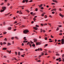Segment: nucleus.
Wrapping results in <instances>:
<instances>
[{"label":"nucleus","instance_id":"nucleus-59","mask_svg":"<svg viewBox=\"0 0 64 64\" xmlns=\"http://www.w3.org/2000/svg\"><path fill=\"white\" fill-rule=\"evenodd\" d=\"M31 44H34V42H31Z\"/></svg>","mask_w":64,"mask_h":64},{"label":"nucleus","instance_id":"nucleus-32","mask_svg":"<svg viewBox=\"0 0 64 64\" xmlns=\"http://www.w3.org/2000/svg\"><path fill=\"white\" fill-rule=\"evenodd\" d=\"M33 32H36V33H37V32H36V30H33Z\"/></svg>","mask_w":64,"mask_h":64},{"label":"nucleus","instance_id":"nucleus-30","mask_svg":"<svg viewBox=\"0 0 64 64\" xmlns=\"http://www.w3.org/2000/svg\"><path fill=\"white\" fill-rule=\"evenodd\" d=\"M0 45H3V43H2V42H0Z\"/></svg>","mask_w":64,"mask_h":64},{"label":"nucleus","instance_id":"nucleus-54","mask_svg":"<svg viewBox=\"0 0 64 64\" xmlns=\"http://www.w3.org/2000/svg\"><path fill=\"white\" fill-rule=\"evenodd\" d=\"M16 29H14V31H16Z\"/></svg>","mask_w":64,"mask_h":64},{"label":"nucleus","instance_id":"nucleus-39","mask_svg":"<svg viewBox=\"0 0 64 64\" xmlns=\"http://www.w3.org/2000/svg\"><path fill=\"white\" fill-rule=\"evenodd\" d=\"M6 44V43L5 42H4L3 43V44Z\"/></svg>","mask_w":64,"mask_h":64},{"label":"nucleus","instance_id":"nucleus-48","mask_svg":"<svg viewBox=\"0 0 64 64\" xmlns=\"http://www.w3.org/2000/svg\"><path fill=\"white\" fill-rule=\"evenodd\" d=\"M51 37L52 38H54V37L53 36H52V35H51Z\"/></svg>","mask_w":64,"mask_h":64},{"label":"nucleus","instance_id":"nucleus-63","mask_svg":"<svg viewBox=\"0 0 64 64\" xmlns=\"http://www.w3.org/2000/svg\"><path fill=\"white\" fill-rule=\"evenodd\" d=\"M26 37H24V39H26Z\"/></svg>","mask_w":64,"mask_h":64},{"label":"nucleus","instance_id":"nucleus-9","mask_svg":"<svg viewBox=\"0 0 64 64\" xmlns=\"http://www.w3.org/2000/svg\"><path fill=\"white\" fill-rule=\"evenodd\" d=\"M8 30H11V27H9L8 28Z\"/></svg>","mask_w":64,"mask_h":64},{"label":"nucleus","instance_id":"nucleus-60","mask_svg":"<svg viewBox=\"0 0 64 64\" xmlns=\"http://www.w3.org/2000/svg\"><path fill=\"white\" fill-rule=\"evenodd\" d=\"M38 50V49H36L35 50V51H37Z\"/></svg>","mask_w":64,"mask_h":64},{"label":"nucleus","instance_id":"nucleus-5","mask_svg":"<svg viewBox=\"0 0 64 64\" xmlns=\"http://www.w3.org/2000/svg\"><path fill=\"white\" fill-rule=\"evenodd\" d=\"M34 42H35L36 43L37 42V39L35 38V39H34Z\"/></svg>","mask_w":64,"mask_h":64},{"label":"nucleus","instance_id":"nucleus-50","mask_svg":"<svg viewBox=\"0 0 64 64\" xmlns=\"http://www.w3.org/2000/svg\"><path fill=\"white\" fill-rule=\"evenodd\" d=\"M40 10V11H41V12H43V10Z\"/></svg>","mask_w":64,"mask_h":64},{"label":"nucleus","instance_id":"nucleus-24","mask_svg":"<svg viewBox=\"0 0 64 64\" xmlns=\"http://www.w3.org/2000/svg\"><path fill=\"white\" fill-rule=\"evenodd\" d=\"M59 10L61 12V11H62V10H61V8H60L59 9Z\"/></svg>","mask_w":64,"mask_h":64},{"label":"nucleus","instance_id":"nucleus-3","mask_svg":"<svg viewBox=\"0 0 64 64\" xmlns=\"http://www.w3.org/2000/svg\"><path fill=\"white\" fill-rule=\"evenodd\" d=\"M41 43L39 42H37L36 43V45H41Z\"/></svg>","mask_w":64,"mask_h":64},{"label":"nucleus","instance_id":"nucleus-61","mask_svg":"<svg viewBox=\"0 0 64 64\" xmlns=\"http://www.w3.org/2000/svg\"><path fill=\"white\" fill-rule=\"evenodd\" d=\"M22 46H24V44L23 43H22Z\"/></svg>","mask_w":64,"mask_h":64},{"label":"nucleus","instance_id":"nucleus-11","mask_svg":"<svg viewBox=\"0 0 64 64\" xmlns=\"http://www.w3.org/2000/svg\"><path fill=\"white\" fill-rule=\"evenodd\" d=\"M6 49H7V48H2L3 50H6Z\"/></svg>","mask_w":64,"mask_h":64},{"label":"nucleus","instance_id":"nucleus-2","mask_svg":"<svg viewBox=\"0 0 64 64\" xmlns=\"http://www.w3.org/2000/svg\"><path fill=\"white\" fill-rule=\"evenodd\" d=\"M23 32L24 34H27V33H28L29 32V30H24Z\"/></svg>","mask_w":64,"mask_h":64},{"label":"nucleus","instance_id":"nucleus-64","mask_svg":"<svg viewBox=\"0 0 64 64\" xmlns=\"http://www.w3.org/2000/svg\"><path fill=\"white\" fill-rule=\"evenodd\" d=\"M10 9H12V6H11L10 7Z\"/></svg>","mask_w":64,"mask_h":64},{"label":"nucleus","instance_id":"nucleus-33","mask_svg":"<svg viewBox=\"0 0 64 64\" xmlns=\"http://www.w3.org/2000/svg\"><path fill=\"white\" fill-rule=\"evenodd\" d=\"M44 39L46 40H47V38H44Z\"/></svg>","mask_w":64,"mask_h":64},{"label":"nucleus","instance_id":"nucleus-27","mask_svg":"<svg viewBox=\"0 0 64 64\" xmlns=\"http://www.w3.org/2000/svg\"><path fill=\"white\" fill-rule=\"evenodd\" d=\"M17 22L16 21H15V22H14V24H16V23H17Z\"/></svg>","mask_w":64,"mask_h":64},{"label":"nucleus","instance_id":"nucleus-51","mask_svg":"<svg viewBox=\"0 0 64 64\" xmlns=\"http://www.w3.org/2000/svg\"><path fill=\"white\" fill-rule=\"evenodd\" d=\"M60 33H62V30H60Z\"/></svg>","mask_w":64,"mask_h":64},{"label":"nucleus","instance_id":"nucleus-28","mask_svg":"<svg viewBox=\"0 0 64 64\" xmlns=\"http://www.w3.org/2000/svg\"><path fill=\"white\" fill-rule=\"evenodd\" d=\"M18 55H20V52H18Z\"/></svg>","mask_w":64,"mask_h":64},{"label":"nucleus","instance_id":"nucleus-42","mask_svg":"<svg viewBox=\"0 0 64 64\" xmlns=\"http://www.w3.org/2000/svg\"><path fill=\"white\" fill-rule=\"evenodd\" d=\"M37 61L38 62H41V60H39L38 61Z\"/></svg>","mask_w":64,"mask_h":64},{"label":"nucleus","instance_id":"nucleus-16","mask_svg":"<svg viewBox=\"0 0 64 64\" xmlns=\"http://www.w3.org/2000/svg\"><path fill=\"white\" fill-rule=\"evenodd\" d=\"M26 11L27 12H28V13H29L30 12L29 11V10H26Z\"/></svg>","mask_w":64,"mask_h":64},{"label":"nucleus","instance_id":"nucleus-19","mask_svg":"<svg viewBox=\"0 0 64 64\" xmlns=\"http://www.w3.org/2000/svg\"><path fill=\"white\" fill-rule=\"evenodd\" d=\"M62 60L63 62H64V58H62Z\"/></svg>","mask_w":64,"mask_h":64},{"label":"nucleus","instance_id":"nucleus-46","mask_svg":"<svg viewBox=\"0 0 64 64\" xmlns=\"http://www.w3.org/2000/svg\"><path fill=\"white\" fill-rule=\"evenodd\" d=\"M14 37H12V40H13L14 39Z\"/></svg>","mask_w":64,"mask_h":64},{"label":"nucleus","instance_id":"nucleus-57","mask_svg":"<svg viewBox=\"0 0 64 64\" xmlns=\"http://www.w3.org/2000/svg\"><path fill=\"white\" fill-rule=\"evenodd\" d=\"M42 31H43V32H45V31L44 30H42Z\"/></svg>","mask_w":64,"mask_h":64},{"label":"nucleus","instance_id":"nucleus-10","mask_svg":"<svg viewBox=\"0 0 64 64\" xmlns=\"http://www.w3.org/2000/svg\"><path fill=\"white\" fill-rule=\"evenodd\" d=\"M43 5V4H41V5H38V6L40 7H42V6Z\"/></svg>","mask_w":64,"mask_h":64},{"label":"nucleus","instance_id":"nucleus-18","mask_svg":"<svg viewBox=\"0 0 64 64\" xmlns=\"http://www.w3.org/2000/svg\"><path fill=\"white\" fill-rule=\"evenodd\" d=\"M54 11H56V8H54L52 10V11H54Z\"/></svg>","mask_w":64,"mask_h":64},{"label":"nucleus","instance_id":"nucleus-23","mask_svg":"<svg viewBox=\"0 0 64 64\" xmlns=\"http://www.w3.org/2000/svg\"><path fill=\"white\" fill-rule=\"evenodd\" d=\"M26 3H27L28 2V0H25Z\"/></svg>","mask_w":64,"mask_h":64},{"label":"nucleus","instance_id":"nucleus-47","mask_svg":"<svg viewBox=\"0 0 64 64\" xmlns=\"http://www.w3.org/2000/svg\"><path fill=\"white\" fill-rule=\"evenodd\" d=\"M52 5H55V3H52Z\"/></svg>","mask_w":64,"mask_h":64},{"label":"nucleus","instance_id":"nucleus-7","mask_svg":"<svg viewBox=\"0 0 64 64\" xmlns=\"http://www.w3.org/2000/svg\"><path fill=\"white\" fill-rule=\"evenodd\" d=\"M52 1L54 2H56V3H57L58 2L56 0H52Z\"/></svg>","mask_w":64,"mask_h":64},{"label":"nucleus","instance_id":"nucleus-53","mask_svg":"<svg viewBox=\"0 0 64 64\" xmlns=\"http://www.w3.org/2000/svg\"><path fill=\"white\" fill-rule=\"evenodd\" d=\"M52 14H54V13H55V12H52Z\"/></svg>","mask_w":64,"mask_h":64},{"label":"nucleus","instance_id":"nucleus-29","mask_svg":"<svg viewBox=\"0 0 64 64\" xmlns=\"http://www.w3.org/2000/svg\"><path fill=\"white\" fill-rule=\"evenodd\" d=\"M36 27H39V26L36 24Z\"/></svg>","mask_w":64,"mask_h":64},{"label":"nucleus","instance_id":"nucleus-37","mask_svg":"<svg viewBox=\"0 0 64 64\" xmlns=\"http://www.w3.org/2000/svg\"><path fill=\"white\" fill-rule=\"evenodd\" d=\"M58 27H61V26H61V25H58Z\"/></svg>","mask_w":64,"mask_h":64},{"label":"nucleus","instance_id":"nucleus-44","mask_svg":"<svg viewBox=\"0 0 64 64\" xmlns=\"http://www.w3.org/2000/svg\"><path fill=\"white\" fill-rule=\"evenodd\" d=\"M40 8L41 9H42V10H43L44 9L43 7H41Z\"/></svg>","mask_w":64,"mask_h":64},{"label":"nucleus","instance_id":"nucleus-55","mask_svg":"<svg viewBox=\"0 0 64 64\" xmlns=\"http://www.w3.org/2000/svg\"><path fill=\"white\" fill-rule=\"evenodd\" d=\"M40 50L41 51H42V49L41 48H40Z\"/></svg>","mask_w":64,"mask_h":64},{"label":"nucleus","instance_id":"nucleus-41","mask_svg":"<svg viewBox=\"0 0 64 64\" xmlns=\"http://www.w3.org/2000/svg\"><path fill=\"white\" fill-rule=\"evenodd\" d=\"M45 18H47V16L46 15L45 16Z\"/></svg>","mask_w":64,"mask_h":64},{"label":"nucleus","instance_id":"nucleus-58","mask_svg":"<svg viewBox=\"0 0 64 64\" xmlns=\"http://www.w3.org/2000/svg\"><path fill=\"white\" fill-rule=\"evenodd\" d=\"M21 56L22 57H24V55H21Z\"/></svg>","mask_w":64,"mask_h":64},{"label":"nucleus","instance_id":"nucleus-56","mask_svg":"<svg viewBox=\"0 0 64 64\" xmlns=\"http://www.w3.org/2000/svg\"><path fill=\"white\" fill-rule=\"evenodd\" d=\"M3 24L4 25H5V22H4L3 23Z\"/></svg>","mask_w":64,"mask_h":64},{"label":"nucleus","instance_id":"nucleus-1","mask_svg":"<svg viewBox=\"0 0 64 64\" xmlns=\"http://www.w3.org/2000/svg\"><path fill=\"white\" fill-rule=\"evenodd\" d=\"M2 9H3V10H1L0 12H3V11H5V10L6 9V7L5 6L3 7L2 8Z\"/></svg>","mask_w":64,"mask_h":64},{"label":"nucleus","instance_id":"nucleus-35","mask_svg":"<svg viewBox=\"0 0 64 64\" xmlns=\"http://www.w3.org/2000/svg\"><path fill=\"white\" fill-rule=\"evenodd\" d=\"M62 57H64V54H62Z\"/></svg>","mask_w":64,"mask_h":64},{"label":"nucleus","instance_id":"nucleus-25","mask_svg":"<svg viewBox=\"0 0 64 64\" xmlns=\"http://www.w3.org/2000/svg\"><path fill=\"white\" fill-rule=\"evenodd\" d=\"M15 39H18V37H15Z\"/></svg>","mask_w":64,"mask_h":64},{"label":"nucleus","instance_id":"nucleus-22","mask_svg":"<svg viewBox=\"0 0 64 64\" xmlns=\"http://www.w3.org/2000/svg\"><path fill=\"white\" fill-rule=\"evenodd\" d=\"M30 14L31 15H33V12H30Z\"/></svg>","mask_w":64,"mask_h":64},{"label":"nucleus","instance_id":"nucleus-34","mask_svg":"<svg viewBox=\"0 0 64 64\" xmlns=\"http://www.w3.org/2000/svg\"><path fill=\"white\" fill-rule=\"evenodd\" d=\"M14 59L15 60H17V61H18V60L17 59H16V58H14Z\"/></svg>","mask_w":64,"mask_h":64},{"label":"nucleus","instance_id":"nucleus-45","mask_svg":"<svg viewBox=\"0 0 64 64\" xmlns=\"http://www.w3.org/2000/svg\"><path fill=\"white\" fill-rule=\"evenodd\" d=\"M47 25V24L46 23L44 24V25L45 26V25Z\"/></svg>","mask_w":64,"mask_h":64},{"label":"nucleus","instance_id":"nucleus-15","mask_svg":"<svg viewBox=\"0 0 64 64\" xmlns=\"http://www.w3.org/2000/svg\"><path fill=\"white\" fill-rule=\"evenodd\" d=\"M36 20V18H33L34 21V22H35V20Z\"/></svg>","mask_w":64,"mask_h":64},{"label":"nucleus","instance_id":"nucleus-14","mask_svg":"<svg viewBox=\"0 0 64 64\" xmlns=\"http://www.w3.org/2000/svg\"><path fill=\"white\" fill-rule=\"evenodd\" d=\"M32 46H33L34 47L35 46V45L34 44H32Z\"/></svg>","mask_w":64,"mask_h":64},{"label":"nucleus","instance_id":"nucleus-49","mask_svg":"<svg viewBox=\"0 0 64 64\" xmlns=\"http://www.w3.org/2000/svg\"><path fill=\"white\" fill-rule=\"evenodd\" d=\"M10 5V4L8 3V6H9Z\"/></svg>","mask_w":64,"mask_h":64},{"label":"nucleus","instance_id":"nucleus-21","mask_svg":"<svg viewBox=\"0 0 64 64\" xmlns=\"http://www.w3.org/2000/svg\"><path fill=\"white\" fill-rule=\"evenodd\" d=\"M48 46V44H46L44 46V47H46V46Z\"/></svg>","mask_w":64,"mask_h":64},{"label":"nucleus","instance_id":"nucleus-8","mask_svg":"<svg viewBox=\"0 0 64 64\" xmlns=\"http://www.w3.org/2000/svg\"><path fill=\"white\" fill-rule=\"evenodd\" d=\"M60 16H61L62 17H64V15H62V14H60Z\"/></svg>","mask_w":64,"mask_h":64},{"label":"nucleus","instance_id":"nucleus-31","mask_svg":"<svg viewBox=\"0 0 64 64\" xmlns=\"http://www.w3.org/2000/svg\"><path fill=\"white\" fill-rule=\"evenodd\" d=\"M59 34L60 35H62V33H60Z\"/></svg>","mask_w":64,"mask_h":64},{"label":"nucleus","instance_id":"nucleus-13","mask_svg":"<svg viewBox=\"0 0 64 64\" xmlns=\"http://www.w3.org/2000/svg\"><path fill=\"white\" fill-rule=\"evenodd\" d=\"M56 56H60V55L58 53H57V54H56Z\"/></svg>","mask_w":64,"mask_h":64},{"label":"nucleus","instance_id":"nucleus-4","mask_svg":"<svg viewBox=\"0 0 64 64\" xmlns=\"http://www.w3.org/2000/svg\"><path fill=\"white\" fill-rule=\"evenodd\" d=\"M30 42H28L27 43V45H28V44H29V45L30 46V47H31V46H32L31 44H30Z\"/></svg>","mask_w":64,"mask_h":64},{"label":"nucleus","instance_id":"nucleus-40","mask_svg":"<svg viewBox=\"0 0 64 64\" xmlns=\"http://www.w3.org/2000/svg\"><path fill=\"white\" fill-rule=\"evenodd\" d=\"M32 1H33V0H31L29 1V2H32Z\"/></svg>","mask_w":64,"mask_h":64},{"label":"nucleus","instance_id":"nucleus-38","mask_svg":"<svg viewBox=\"0 0 64 64\" xmlns=\"http://www.w3.org/2000/svg\"><path fill=\"white\" fill-rule=\"evenodd\" d=\"M25 0H24L23 1V3H25Z\"/></svg>","mask_w":64,"mask_h":64},{"label":"nucleus","instance_id":"nucleus-17","mask_svg":"<svg viewBox=\"0 0 64 64\" xmlns=\"http://www.w3.org/2000/svg\"><path fill=\"white\" fill-rule=\"evenodd\" d=\"M11 44L10 43H8V46H9V45H10Z\"/></svg>","mask_w":64,"mask_h":64},{"label":"nucleus","instance_id":"nucleus-6","mask_svg":"<svg viewBox=\"0 0 64 64\" xmlns=\"http://www.w3.org/2000/svg\"><path fill=\"white\" fill-rule=\"evenodd\" d=\"M34 29H35V30H37V29H38L36 27H34Z\"/></svg>","mask_w":64,"mask_h":64},{"label":"nucleus","instance_id":"nucleus-62","mask_svg":"<svg viewBox=\"0 0 64 64\" xmlns=\"http://www.w3.org/2000/svg\"><path fill=\"white\" fill-rule=\"evenodd\" d=\"M4 40H5V41H7V39H6V38H5Z\"/></svg>","mask_w":64,"mask_h":64},{"label":"nucleus","instance_id":"nucleus-52","mask_svg":"<svg viewBox=\"0 0 64 64\" xmlns=\"http://www.w3.org/2000/svg\"><path fill=\"white\" fill-rule=\"evenodd\" d=\"M40 25H41V26H43V24H41Z\"/></svg>","mask_w":64,"mask_h":64},{"label":"nucleus","instance_id":"nucleus-36","mask_svg":"<svg viewBox=\"0 0 64 64\" xmlns=\"http://www.w3.org/2000/svg\"><path fill=\"white\" fill-rule=\"evenodd\" d=\"M58 42H61V40H58Z\"/></svg>","mask_w":64,"mask_h":64},{"label":"nucleus","instance_id":"nucleus-20","mask_svg":"<svg viewBox=\"0 0 64 64\" xmlns=\"http://www.w3.org/2000/svg\"><path fill=\"white\" fill-rule=\"evenodd\" d=\"M59 30V28H57V29L56 30L58 31V30Z\"/></svg>","mask_w":64,"mask_h":64},{"label":"nucleus","instance_id":"nucleus-12","mask_svg":"<svg viewBox=\"0 0 64 64\" xmlns=\"http://www.w3.org/2000/svg\"><path fill=\"white\" fill-rule=\"evenodd\" d=\"M28 41H23V43H25L26 42V43H27V42H28Z\"/></svg>","mask_w":64,"mask_h":64},{"label":"nucleus","instance_id":"nucleus-43","mask_svg":"<svg viewBox=\"0 0 64 64\" xmlns=\"http://www.w3.org/2000/svg\"><path fill=\"white\" fill-rule=\"evenodd\" d=\"M19 14H22V12H19Z\"/></svg>","mask_w":64,"mask_h":64},{"label":"nucleus","instance_id":"nucleus-26","mask_svg":"<svg viewBox=\"0 0 64 64\" xmlns=\"http://www.w3.org/2000/svg\"><path fill=\"white\" fill-rule=\"evenodd\" d=\"M35 11H38V8H36V9Z\"/></svg>","mask_w":64,"mask_h":64}]
</instances>
